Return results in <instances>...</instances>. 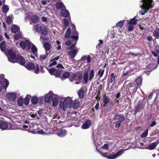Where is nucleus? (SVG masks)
Wrapping results in <instances>:
<instances>
[{"label":"nucleus","mask_w":159,"mask_h":159,"mask_svg":"<svg viewBox=\"0 0 159 159\" xmlns=\"http://www.w3.org/2000/svg\"><path fill=\"white\" fill-rule=\"evenodd\" d=\"M0 48L2 52H5L9 61L20 63V56L19 55L16 56L17 52L15 49L14 50L13 49L10 48L6 51L7 47L5 41L2 42L0 44Z\"/></svg>","instance_id":"nucleus-1"},{"label":"nucleus","mask_w":159,"mask_h":159,"mask_svg":"<svg viewBox=\"0 0 159 159\" xmlns=\"http://www.w3.org/2000/svg\"><path fill=\"white\" fill-rule=\"evenodd\" d=\"M64 101L63 102H60L59 107L65 111L67 107L70 108L72 107V99L70 97H67L64 98Z\"/></svg>","instance_id":"nucleus-2"},{"label":"nucleus","mask_w":159,"mask_h":159,"mask_svg":"<svg viewBox=\"0 0 159 159\" xmlns=\"http://www.w3.org/2000/svg\"><path fill=\"white\" fill-rule=\"evenodd\" d=\"M76 43H74L70 46L66 48L67 53L70 56V58L72 60L74 58L79 50V49L74 48Z\"/></svg>","instance_id":"nucleus-3"},{"label":"nucleus","mask_w":159,"mask_h":159,"mask_svg":"<svg viewBox=\"0 0 159 159\" xmlns=\"http://www.w3.org/2000/svg\"><path fill=\"white\" fill-rule=\"evenodd\" d=\"M152 0H142L141 2L142 4L140 5V7L144 10L141 12L142 15H144L148 11L150 8L152 7Z\"/></svg>","instance_id":"nucleus-4"},{"label":"nucleus","mask_w":159,"mask_h":159,"mask_svg":"<svg viewBox=\"0 0 159 159\" xmlns=\"http://www.w3.org/2000/svg\"><path fill=\"white\" fill-rule=\"evenodd\" d=\"M32 43H30L28 40L23 38V36L20 33V47L23 50L27 51L30 50Z\"/></svg>","instance_id":"nucleus-5"},{"label":"nucleus","mask_w":159,"mask_h":159,"mask_svg":"<svg viewBox=\"0 0 159 159\" xmlns=\"http://www.w3.org/2000/svg\"><path fill=\"white\" fill-rule=\"evenodd\" d=\"M94 76V70L93 69L90 70L89 74L87 72L84 73L83 79L84 83H87L88 80H91L93 78Z\"/></svg>","instance_id":"nucleus-6"},{"label":"nucleus","mask_w":159,"mask_h":159,"mask_svg":"<svg viewBox=\"0 0 159 159\" xmlns=\"http://www.w3.org/2000/svg\"><path fill=\"white\" fill-rule=\"evenodd\" d=\"M125 150V149L120 150L118 152H117L116 153L113 154H111L108 157H106V156H104L103 154H102L101 152L100 153L101 154H102V156L106 157L109 159H115L117 158V157L121 155L124 152V151Z\"/></svg>","instance_id":"nucleus-7"},{"label":"nucleus","mask_w":159,"mask_h":159,"mask_svg":"<svg viewBox=\"0 0 159 159\" xmlns=\"http://www.w3.org/2000/svg\"><path fill=\"white\" fill-rule=\"evenodd\" d=\"M71 26L72 27V35L71 38L72 40H74L75 41L74 43H76L78 39V33L76 30V28L73 24H71Z\"/></svg>","instance_id":"nucleus-8"},{"label":"nucleus","mask_w":159,"mask_h":159,"mask_svg":"<svg viewBox=\"0 0 159 159\" xmlns=\"http://www.w3.org/2000/svg\"><path fill=\"white\" fill-rule=\"evenodd\" d=\"M16 93L14 92H8L6 95V97L8 99L12 102L16 101Z\"/></svg>","instance_id":"nucleus-9"},{"label":"nucleus","mask_w":159,"mask_h":159,"mask_svg":"<svg viewBox=\"0 0 159 159\" xmlns=\"http://www.w3.org/2000/svg\"><path fill=\"white\" fill-rule=\"evenodd\" d=\"M54 94L52 91L49 92V93L45 95L44 98V101L46 102H50L52 99Z\"/></svg>","instance_id":"nucleus-10"},{"label":"nucleus","mask_w":159,"mask_h":159,"mask_svg":"<svg viewBox=\"0 0 159 159\" xmlns=\"http://www.w3.org/2000/svg\"><path fill=\"white\" fill-rule=\"evenodd\" d=\"M31 96L29 95H27L24 99H23L22 97L20 96V106H22L24 103L27 106L29 104Z\"/></svg>","instance_id":"nucleus-11"},{"label":"nucleus","mask_w":159,"mask_h":159,"mask_svg":"<svg viewBox=\"0 0 159 159\" xmlns=\"http://www.w3.org/2000/svg\"><path fill=\"white\" fill-rule=\"evenodd\" d=\"M114 119L115 120L120 121L121 122L124 121L125 120V116L121 114H117L114 117Z\"/></svg>","instance_id":"nucleus-12"},{"label":"nucleus","mask_w":159,"mask_h":159,"mask_svg":"<svg viewBox=\"0 0 159 159\" xmlns=\"http://www.w3.org/2000/svg\"><path fill=\"white\" fill-rule=\"evenodd\" d=\"M91 57L89 55L87 56H84L80 59V61L83 64L84 63H89L90 62Z\"/></svg>","instance_id":"nucleus-13"},{"label":"nucleus","mask_w":159,"mask_h":159,"mask_svg":"<svg viewBox=\"0 0 159 159\" xmlns=\"http://www.w3.org/2000/svg\"><path fill=\"white\" fill-rule=\"evenodd\" d=\"M30 52L36 57H37L38 49L36 46L33 43L31 45Z\"/></svg>","instance_id":"nucleus-14"},{"label":"nucleus","mask_w":159,"mask_h":159,"mask_svg":"<svg viewBox=\"0 0 159 159\" xmlns=\"http://www.w3.org/2000/svg\"><path fill=\"white\" fill-rule=\"evenodd\" d=\"M57 135L61 137L65 136L67 134V132L65 129H61L57 132Z\"/></svg>","instance_id":"nucleus-15"},{"label":"nucleus","mask_w":159,"mask_h":159,"mask_svg":"<svg viewBox=\"0 0 159 159\" xmlns=\"http://www.w3.org/2000/svg\"><path fill=\"white\" fill-rule=\"evenodd\" d=\"M25 67L29 70H34L35 68L34 64L32 62H29L25 65Z\"/></svg>","instance_id":"nucleus-16"},{"label":"nucleus","mask_w":159,"mask_h":159,"mask_svg":"<svg viewBox=\"0 0 159 159\" xmlns=\"http://www.w3.org/2000/svg\"><path fill=\"white\" fill-rule=\"evenodd\" d=\"M91 125V121L89 120H86L81 125L82 129H86L89 128Z\"/></svg>","instance_id":"nucleus-17"},{"label":"nucleus","mask_w":159,"mask_h":159,"mask_svg":"<svg viewBox=\"0 0 159 159\" xmlns=\"http://www.w3.org/2000/svg\"><path fill=\"white\" fill-rule=\"evenodd\" d=\"M20 29L19 26L16 25H13L11 28V33L15 34L17 33Z\"/></svg>","instance_id":"nucleus-18"},{"label":"nucleus","mask_w":159,"mask_h":159,"mask_svg":"<svg viewBox=\"0 0 159 159\" xmlns=\"http://www.w3.org/2000/svg\"><path fill=\"white\" fill-rule=\"evenodd\" d=\"M9 125L10 127L8 128L9 129H19L20 128V126L19 125L16 124V123H14L13 124H9Z\"/></svg>","instance_id":"nucleus-19"},{"label":"nucleus","mask_w":159,"mask_h":159,"mask_svg":"<svg viewBox=\"0 0 159 159\" xmlns=\"http://www.w3.org/2000/svg\"><path fill=\"white\" fill-rule=\"evenodd\" d=\"M159 143V141H156L155 142L152 143L151 144L148 145V148H146L150 150H153L156 147Z\"/></svg>","instance_id":"nucleus-20"},{"label":"nucleus","mask_w":159,"mask_h":159,"mask_svg":"<svg viewBox=\"0 0 159 159\" xmlns=\"http://www.w3.org/2000/svg\"><path fill=\"white\" fill-rule=\"evenodd\" d=\"M56 7L57 9H60L61 10L63 9L66 8L65 5L61 2H60L56 3Z\"/></svg>","instance_id":"nucleus-21"},{"label":"nucleus","mask_w":159,"mask_h":159,"mask_svg":"<svg viewBox=\"0 0 159 159\" xmlns=\"http://www.w3.org/2000/svg\"><path fill=\"white\" fill-rule=\"evenodd\" d=\"M9 125L5 122H0V128L3 130H5L9 128Z\"/></svg>","instance_id":"nucleus-22"},{"label":"nucleus","mask_w":159,"mask_h":159,"mask_svg":"<svg viewBox=\"0 0 159 159\" xmlns=\"http://www.w3.org/2000/svg\"><path fill=\"white\" fill-rule=\"evenodd\" d=\"M110 101V98L106 96H104L103 98L102 102L103 103V106H105L108 104Z\"/></svg>","instance_id":"nucleus-23"},{"label":"nucleus","mask_w":159,"mask_h":159,"mask_svg":"<svg viewBox=\"0 0 159 159\" xmlns=\"http://www.w3.org/2000/svg\"><path fill=\"white\" fill-rule=\"evenodd\" d=\"M43 25L41 24H38L34 25L33 29L36 31L39 32L41 30Z\"/></svg>","instance_id":"nucleus-24"},{"label":"nucleus","mask_w":159,"mask_h":159,"mask_svg":"<svg viewBox=\"0 0 159 159\" xmlns=\"http://www.w3.org/2000/svg\"><path fill=\"white\" fill-rule=\"evenodd\" d=\"M52 106L55 107L57 106L58 104L59 101L58 96H57L55 97H54L52 98Z\"/></svg>","instance_id":"nucleus-25"},{"label":"nucleus","mask_w":159,"mask_h":159,"mask_svg":"<svg viewBox=\"0 0 159 159\" xmlns=\"http://www.w3.org/2000/svg\"><path fill=\"white\" fill-rule=\"evenodd\" d=\"M9 84V82L7 79H5L2 81V86L3 89H7Z\"/></svg>","instance_id":"nucleus-26"},{"label":"nucleus","mask_w":159,"mask_h":159,"mask_svg":"<svg viewBox=\"0 0 159 159\" xmlns=\"http://www.w3.org/2000/svg\"><path fill=\"white\" fill-rule=\"evenodd\" d=\"M13 19V16L11 15L8 16L6 18V22L8 24H11L12 23Z\"/></svg>","instance_id":"nucleus-27"},{"label":"nucleus","mask_w":159,"mask_h":159,"mask_svg":"<svg viewBox=\"0 0 159 159\" xmlns=\"http://www.w3.org/2000/svg\"><path fill=\"white\" fill-rule=\"evenodd\" d=\"M143 78L141 76H140L136 79V83L138 86H141L142 84Z\"/></svg>","instance_id":"nucleus-28"},{"label":"nucleus","mask_w":159,"mask_h":159,"mask_svg":"<svg viewBox=\"0 0 159 159\" xmlns=\"http://www.w3.org/2000/svg\"><path fill=\"white\" fill-rule=\"evenodd\" d=\"M28 60L26 58H24L22 56H20V65L23 66L25 67V65L26 63H27Z\"/></svg>","instance_id":"nucleus-29"},{"label":"nucleus","mask_w":159,"mask_h":159,"mask_svg":"<svg viewBox=\"0 0 159 159\" xmlns=\"http://www.w3.org/2000/svg\"><path fill=\"white\" fill-rule=\"evenodd\" d=\"M153 34L156 38L159 39V29H155L153 32Z\"/></svg>","instance_id":"nucleus-30"},{"label":"nucleus","mask_w":159,"mask_h":159,"mask_svg":"<svg viewBox=\"0 0 159 159\" xmlns=\"http://www.w3.org/2000/svg\"><path fill=\"white\" fill-rule=\"evenodd\" d=\"M61 13L62 16L64 17H67L69 15V12L65 8L62 10Z\"/></svg>","instance_id":"nucleus-31"},{"label":"nucleus","mask_w":159,"mask_h":159,"mask_svg":"<svg viewBox=\"0 0 159 159\" xmlns=\"http://www.w3.org/2000/svg\"><path fill=\"white\" fill-rule=\"evenodd\" d=\"M138 20L136 19V16H135L133 18L130 19L129 20L128 24H130L135 25L137 24V21Z\"/></svg>","instance_id":"nucleus-32"},{"label":"nucleus","mask_w":159,"mask_h":159,"mask_svg":"<svg viewBox=\"0 0 159 159\" xmlns=\"http://www.w3.org/2000/svg\"><path fill=\"white\" fill-rule=\"evenodd\" d=\"M80 102L78 100L74 101L73 103L72 107L74 109L78 108L80 106Z\"/></svg>","instance_id":"nucleus-33"},{"label":"nucleus","mask_w":159,"mask_h":159,"mask_svg":"<svg viewBox=\"0 0 159 159\" xmlns=\"http://www.w3.org/2000/svg\"><path fill=\"white\" fill-rule=\"evenodd\" d=\"M84 90L83 88H81L79 91L78 94L80 98H83L84 96Z\"/></svg>","instance_id":"nucleus-34"},{"label":"nucleus","mask_w":159,"mask_h":159,"mask_svg":"<svg viewBox=\"0 0 159 159\" xmlns=\"http://www.w3.org/2000/svg\"><path fill=\"white\" fill-rule=\"evenodd\" d=\"M143 108V105L141 103L139 104L136 106L134 112L136 113L140 111V110Z\"/></svg>","instance_id":"nucleus-35"},{"label":"nucleus","mask_w":159,"mask_h":159,"mask_svg":"<svg viewBox=\"0 0 159 159\" xmlns=\"http://www.w3.org/2000/svg\"><path fill=\"white\" fill-rule=\"evenodd\" d=\"M44 47L46 52L49 51L50 49L51 45L48 43H45L44 44Z\"/></svg>","instance_id":"nucleus-36"},{"label":"nucleus","mask_w":159,"mask_h":159,"mask_svg":"<svg viewBox=\"0 0 159 159\" xmlns=\"http://www.w3.org/2000/svg\"><path fill=\"white\" fill-rule=\"evenodd\" d=\"M77 76V79L76 80H77V81L75 82V83L76 84H80L81 83V80L82 78V73H81L79 75H78Z\"/></svg>","instance_id":"nucleus-37"},{"label":"nucleus","mask_w":159,"mask_h":159,"mask_svg":"<svg viewBox=\"0 0 159 159\" xmlns=\"http://www.w3.org/2000/svg\"><path fill=\"white\" fill-rule=\"evenodd\" d=\"M40 32H41L42 34L43 35H46L47 34L46 28L45 26L43 25Z\"/></svg>","instance_id":"nucleus-38"},{"label":"nucleus","mask_w":159,"mask_h":159,"mask_svg":"<svg viewBox=\"0 0 159 159\" xmlns=\"http://www.w3.org/2000/svg\"><path fill=\"white\" fill-rule=\"evenodd\" d=\"M125 21V20H122L117 22L116 24V26L118 27L122 28Z\"/></svg>","instance_id":"nucleus-39"},{"label":"nucleus","mask_w":159,"mask_h":159,"mask_svg":"<svg viewBox=\"0 0 159 159\" xmlns=\"http://www.w3.org/2000/svg\"><path fill=\"white\" fill-rule=\"evenodd\" d=\"M130 65L128 67H129V69L130 68V70L132 71L134 69H135L136 68V65L134 63L132 62H129Z\"/></svg>","instance_id":"nucleus-40"},{"label":"nucleus","mask_w":159,"mask_h":159,"mask_svg":"<svg viewBox=\"0 0 159 159\" xmlns=\"http://www.w3.org/2000/svg\"><path fill=\"white\" fill-rule=\"evenodd\" d=\"M129 70V67H126L125 68L123 73L124 76L128 74H129V75L131 74V71L130 70Z\"/></svg>","instance_id":"nucleus-41"},{"label":"nucleus","mask_w":159,"mask_h":159,"mask_svg":"<svg viewBox=\"0 0 159 159\" xmlns=\"http://www.w3.org/2000/svg\"><path fill=\"white\" fill-rule=\"evenodd\" d=\"M38 98L36 97H33L31 99V102L33 105L36 104L38 102Z\"/></svg>","instance_id":"nucleus-42"},{"label":"nucleus","mask_w":159,"mask_h":159,"mask_svg":"<svg viewBox=\"0 0 159 159\" xmlns=\"http://www.w3.org/2000/svg\"><path fill=\"white\" fill-rule=\"evenodd\" d=\"M77 75H78V73H74L71 75L70 78L69 79L70 80L71 82H72L74 80H76V77Z\"/></svg>","instance_id":"nucleus-43"},{"label":"nucleus","mask_w":159,"mask_h":159,"mask_svg":"<svg viewBox=\"0 0 159 159\" xmlns=\"http://www.w3.org/2000/svg\"><path fill=\"white\" fill-rule=\"evenodd\" d=\"M31 20L34 23H37L39 20V18L36 15L33 16L31 17Z\"/></svg>","instance_id":"nucleus-44"},{"label":"nucleus","mask_w":159,"mask_h":159,"mask_svg":"<svg viewBox=\"0 0 159 159\" xmlns=\"http://www.w3.org/2000/svg\"><path fill=\"white\" fill-rule=\"evenodd\" d=\"M49 53L50 52H46V54H43L40 55L39 56V59L41 61H43L45 59H46V58L47 57Z\"/></svg>","instance_id":"nucleus-45"},{"label":"nucleus","mask_w":159,"mask_h":159,"mask_svg":"<svg viewBox=\"0 0 159 159\" xmlns=\"http://www.w3.org/2000/svg\"><path fill=\"white\" fill-rule=\"evenodd\" d=\"M117 76L115 75L113 73H112L110 75V82L111 83H112L113 81H115V79L117 78Z\"/></svg>","instance_id":"nucleus-46"},{"label":"nucleus","mask_w":159,"mask_h":159,"mask_svg":"<svg viewBox=\"0 0 159 159\" xmlns=\"http://www.w3.org/2000/svg\"><path fill=\"white\" fill-rule=\"evenodd\" d=\"M62 70H57L56 69L55 76L56 77H59L62 73Z\"/></svg>","instance_id":"nucleus-47"},{"label":"nucleus","mask_w":159,"mask_h":159,"mask_svg":"<svg viewBox=\"0 0 159 159\" xmlns=\"http://www.w3.org/2000/svg\"><path fill=\"white\" fill-rule=\"evenodd\" d=\"M56 69L55 68H51L48 69L49 73L51 75H55Z\"/></svg>","instance_id":"nucleus-48"},{"label":"nucleus","mask_w":159,"mask_h":159,"mask_svg":"<svg viewBox=\"0 0 159 159\" xmlns=\"http://www.w3.org/2000/svg\"><path fill=\"white\" fill-rule=\"evenodd\" d=\"M104 70L100 69L98 73V75L99 76V78H101L104 74Z\"/></svg>","instance_id":"nucleus-49"},{"label":"nucleus","mask_w":159,"mask_h":159,"mask_svg":"<svg viewBox=\"0 0 159 159\" xmlns=\"http://www.w3.org/2000/svg\"><path fill=\"white\" fill-rule=\"evenodd\" d=\"M2 10L4 12L6 13L9 10V7L5 5L2 7Z\"/></svg>","instance_id":"nucleus-50"},{"label":"nucleus","mask_w":159,"mask_h":159,"mask_svg":"<svg viewBox=\"0 0 159 159\" xmlns=\"http://www.w3.org/2000/svg\"><path fill=\"white\" fill-rule=\"evenodd\" d=\"M71 33V30L70 28H68L67 30L66 33L65 34V38H68L70 36Z\"/></svg>","instance_id":"nucleus-51"},{"label":"nucleus","mask_w":159,"mask_h":159,"mask_svg":"<svg viewBox=\"0 0 159 159\" xmlns=\"http://www.w3.org/2000/svg\"><path fill=\"white\" fill-rule=\"evenodd\" d=\"M128 24L129 25L128 28V31L130 32L133 31L134 30V25L130 24Z\"/></svg>","instance_id":"nucleus-52"},{"label":"nucleus","mask_w":159,"mask_h":159,"mask_svg":"<svg viewBox=\"0 0 159 159\" xmlns=\"http://www.w3.org/2000/svg\"><path fill=\"white\" fill-rule=\"evenodd\" d=\"M70 75V74L69 72H66L63 73L62 74V76L63 78H68Z\"/></svg>","instance_id":"nucleus-53"},{"label":"nucleus","mask_w":159,"mask_h":159,"mask_svg":"<svg viewBox=\"0 0 159 159\" xmlns=\"http://www.w3.org/2000/svg\"><path fill=\"white\" fill-rule=\"evenodd\" d=\"M60 116L59 115L55 114L53 115V119L55 120H53L54 121H57V119H59L60 118Z\"/></svg>","instance_id":"nucleus-54"},{"label":"nucleus","mask_w":159,"mask_h":159,"mask_svg":"<svg viewBox=\"0 0 159 159\" xmlns=\"http://www.w3.org/2000/svg\"><path fill=\"white\" fill-rule=\"evenodd\" d=\"M148 129H146V130L142 134L141 137H146L148 134Z\"/></svg>","instance_id":"nucleus-55"},{"label":"nucleus","mask_w":159,"mask_h":159,"mask_svg":"<svg viewBox=\"0 0 159 159\" xmlns=\"http://www.w3.org/2000/svg\"><path fill=\"white\" fill-rule=\"evenodd\" d=\"M36 69L34 70V73L36 74H38L39 73L40 71V68L39 66L38 65H37L35 66Z\"/></svg>","instance_id":"nucleus-56"},{"label":"nucleus","mask_w":159,"mask_h":159,"mask_svg":"<svg viewBox=\"0 0 159 159\" xmlns=\"http://www.w3.org/2000/svg\"><path fill=\"white\" fill-rule=\"evenodd\" d=\"M20 116H16L15 117L14 119L15 121L14 122L15 123H19L20 122Z\"/></svg>","instance_id":"nucleus-57"},{"label":"nucleus","mask_w":159,"mask_h":159,"mask_svg":"<svg viewBox=\"0 0 159 159\" xmlns=\"http://www.w3.org/2000/svg\"><path fill=\"white\" fill-rule=\"evenodd\" d=\"M56 61L52 59L51 60L50 64L49 65V67L56 65L57 64Z\"/></svg>","instance_id":"nucleus-58"},{"label":"nucleus","mask_w":159,"mask_h":159,"mask_svg":"<svg viewBox=\"0 0 159 159\" xmlns=\"http://www.w3.org/2000/svg\"><path fill=\"white\" fill-rule=\"evenodd\" d=\"M64 27H66L69 25L68 21L67 19L65 18L64 20Z\"/></svg>","instance_id":"nucleus-59"},{"label":"nucleus","mask_w":159,"mask_h":159,"mask_svg":"<svg viewBox=\"0 0 159 159\" xmlns=\"http://www.w3.org/2000/svg\"><path fill=\"white\" fill-rule=\"evenodd\" d=\"M20 39V34H16L14 36L15 40H17Z\"/></svg>","instance_id":"nucleus-60"},{"label":"nucleus","mask_w":159,"mask_h":159,"mask_svg":"<svg viewBox=\"0 0 159 159\" xmlns=\"http://www.w3.org/2000/svg\"><path fill=\"white\" fill-rule=\"evenodd\" d=\"M121 123V122L120 121H117L115 122V127L116 128H119L120 125Z\"/></svg>","instance_id":"nucleus-61"},{"label":"nucleus","mask_w":159,"mask_h":159,"mask_svg":"<svg viewBox=\"0 0 159 159\" xmlns=\"http://www.w3.org/2000/svg\"><path fill=\"white\" fill-rule=\"evenodd\" d=\"M30 116L32 118H35L36 119H39V117H38L36 113L32 114L30 115Z\"/></svg>","instance_id":"nucleus-62"},{"label":"nucleus","mask_w":159,"mask_h":159,"mask_svg":"<svg viewBox=\"0 0 159 159\" xmlns=\"http://www.w3.org/2000/svg\"><path fill=\"white\" fill-rule=\"evenodd\" d=\"M157 124V122L154 120L152 121L151 124L150 126L151 127H153L155 126Z\"/></svg>","instance_id":"nucleus-63"},{"label":"nucleus","mask_w":159,"mask_h":159,"mask_svg":"<svg viewBox=\"0 0 159 159\" xmlns=\"http://www.w3.org/2000/svg\"><path fill=\"white\" fill-rule=\"evenodd\" d=\"M125 101L128 103V104H130L131 99L128 97H127L125 98Z\"/></svg>","instance_id":"nucleus-64"}]
</instances>
